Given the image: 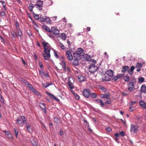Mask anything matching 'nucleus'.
<instances>
[{
	"instance_id": "48",
	"label": "nucleus",
	"mask_w": 146,
	"mask_h": 146,
	"mask_svg": "<svg viewBox=\"0 0 146 146\" xmlns=\"http://www.w3.org/2000/svg\"><path fill=\"white\" fill-rule=\"evenodd\" d=\"M118 78H121L123 76V74H119L117 75Z\"/></svg>"
},
{
	"instance_id": "14",
	"label": "nucleus",
	"mask_w": 146,
	"mask_h": 146,
	"mask_svg": "<svg viewBox=\"0 0 146 146\" xmlns=\"http://www.w3.org/2000/svg\"><path fill=\"white\" fill-rule=\"evenodd\" d=\"M30 140L33 146H37V140L36 139L32 137V140L31 139Z\"/></svg>"
},
{
	"instance_id": "54",
	"label": "nucleus",
	"mask_w": 146,
	"mask_h": 146,
	"mask_svg": "<svg viewBox=\"0 0 146 146\" xmlns=\"http://www.w3.org/2000/svg\"><path fill=\"white\" fill-rule=\"evenodd\" d=\"M119 134H120L121 136H123L124 135V133L123 131H122L120 132Z\"/></svg>"
},
{
	"instance_id": "33",
	"label": "nucleus",
	"mask_w": 146,
	"mask_h": 146,
	"mask_svg": "<svg viewBox=\"0 0 146 146\" xmlns=\"http://www.w3.org/2000/svg\"><path fill=\"white\" fill-rule=\"evenodd\" d=\"M47 24H50L52 23V21L49 17H46L45 21Z\"/></svg>"
},
{
	"instance_id": "31",
	"label": "nucleus",
	"mask_w": 146,
	"mask_h": 146,
	"mask_svg": "<svg viewBox=\"0 0 146 146\" xmlns=\"http://www.w3.org/2000/svg\"><path fill=\"white\" fill-rule=\"evenodd\" d=\"M72 94H73V95L74 96L76 99L78 100L80 99L79 96L76 93L74 92L73 91H72Z\"/></svg>"
},
{
	"instance_id": "12",
	"label": "nucleus",
	"mask_w": 146,
	"mask_h": 146,
	"mask_svg": "<svg viewBox=\"0 0 146 146\" xmlns=\"http://www.w3.org/2000/svg\"><path fill=\"white\" fill-rule=\"evenodd\" d=\"M113 72L111 70H108L106 72V74L111 77L113 76Z\"/></svg>"
},
{
	"instance_id": "7",
	"label": "nucleus",
	"mask_w": 146,
	"mask_h": 146,
	"mask_svg": "<svg viewBox=\"0 0 146 146\" xmlns=\"http://www.w3.org/2000/svg\"><path fill=\"white\" fill-rule=\"evenodd\" d=\"M128 90L130 91H131L134 89V86L132 82H130L128 85Z\"/></svg>"
},
{
	"instance_id": "21",
	"label": "nucleus",
	"mask_w": 146,
	"mask_h": 146,
	"mask_svg": "<svg viewBox=\"0 0 146 146\" xmlns=\"http://www.w3.org/2000/svg\"><path fill=\"white\" fill-rule=\"evenodd\" d=\"M39 106L41 109L43 110H44V112L46 113V108L44 104L43 103H40L39 104Z\"/></svg>"
},
{
	"instance_id": "39",
	"label": "nucleus",
	"mask_w": 146,
	"mask_h": 146,
	"mask_svg": "<svg viewBox=\"0 0 146 146\" xmlns=\"http://www.w3.org/2000/svg\"><path fill=\"white\" fill-rule=\"evenodd\" d=\"M142 66V64L140 63H137L136 65V67L138 68H141Z\"/></svg>"
},
{
	"instance_id": "37",
	"label": "nucleus",
	"mask_w": 146,
	"mask_h": 146,
	"mask_svg": "<svg viewBox=\"0 0 146 146\" xmlns=\"http://www.w3.org/2000/svg\"><path fill=\"white\" fill-rule=\"evenodd\" d=\"M14 131L15 133V135L17 138V136L18 135V130L16 128H14Z\"/></svg>"
},
{
	"instance_id": "27",
	"label": "nucleus",
	"mask_w": 146,
	"mask_h": 146,
	"mask_svg": "<svg viewBox=\"0 0 146 146\" xmlns=\"http://www.w3.org/2000/svg\"><path fill=\"white\" fill-rule=\"evenodd\" d=\"M34 5L32 3H30L29 4V10L31 12H33V8L34 7Z\"/></svg>"
},
{
	"instance_id": "43",
	"label": "nucleus",
	"mask_w": 146,
	"mask_h": 146,
	"mask_svg": "<svg viewBox=\"0 0 146 146\" xmlns=\"http://www.w3.org/2000/svg\"><path fill=\"white\" fill-rule=\"evenodd\" d=\"M129 94V93L127 91H126L122 93V94L124 96H126Z\"/></svg>"
},
{
	"instance_id": "40",
	"label": "nucleus",
	"mask_w": 146,
	"mask_h": 146,
	"mask_svg": "<svg viewBox=\"0 0 146 146\" xmlns=\"http://www.w3.org/2000/svg\"><path fill=\"white\" fill-rule=\"evenodd\" d=\"M59 45L61 47V48L62 50H64V49H65V47L60 42L59 43Z\"/></svg>"
},
{
	"instance_id": "6",
	"label": "nucleus",
	"mask_w": 146,
	"mask_h": 146,
	"mask_svg": "<svg viewBox=\"0 0 146 146\" xmlns=\"http://www.w3.org/2000/svg\"><path fill=\"white\" fill-rule=\"evenodd\" d=\"M83 94L84 96L86 98H88L90 95V91L87 89H84L83 91Z\"/></svg>"
},
{
	"instance_id": "61",
	"label": "nucleus",
	"mask_w": 146,
	"mask_h": 146,
	"mask_svg": "<svg viewBox=\"0 0 146 146\" xmlns=\"http://www.w3.org/2000/svg\"><path fill=\"white\" fill-rule=\"evenodd\" d=\"M121 120L122 121V122H123V124L124 125H125V124H126V122H125V120H123L122 119H121Z\"/></svg>"
},
{
	"instance_id": "22",
	"label": "nucleus",
	"mask_w": 146,
	"mask_h": 146,
	"mask_svg": "<svg viewBox=\"0 0 146 146\" xmlns=\"http://www.w3.org/2000/svg\"><path fill=\"white\" fill-rule=\"evenodd\" d=\"M48 95L52 97H53V98L54 100H56L58 102H60V100H59V99L58 98H57L56 97L54 96L53 95V94H51L49 93H48Z\"/></svg>"
},
{
	"instance_id": "25",
	"label": "nucleus",
	"mask_w": 146,
	"mask_h": 146,
	"mask_svg": "<svg viewBox=\"0 0 146 146\" xmlns=\"http://www.w3.org/2000/svg\"><path fill=\"white\" fill-rule=\"evenodd\" d=\"M42 27L46 31L48 32H50V30L46 25H43L42 26Z\"/></svg>"
},
{
	"instance_id": "44",
	"label": "nucleus",
	"mask_w": 146,
	"mask_h": 146,
	"mask_svg": "<svg viewBox=\"0 0 146 146\" xmlns=\"http://www.w3.org/2000/svg\"><path fill=\"white\" fill-rule=\"evenodd\" d=\"M18 34L19 36L20 37H21L22 35V33L21 31L20 30H19L18 31Z\"/></svg>"
},
{
	"instance_id": "10",
	"label": "nucleus",
	"mask_w": 146,
	"mask_h": 146,
	"mask_svg": "<svg viewBox=\"0 0 146 146\" xmlns=\"http://www.w3.org/2000/svg\"><path fill=\"white\" fill-rule=\"evenodd\" d=\"M83 60H84L90 61L91 60V57L88 54H85L83 56Z\"/></svg>"
},
{
	"instance_id": "4",
	"label": "nucleus",
	"mask_w": 146,
	"mask_h": 146,
	"mask_svg": "<svg viewBox=\"0 0 146 146\" xmlns=\"http://www.w3.org/2000/svg\"><path fill=\"white\" fill-rule=\"evenodd\" d=\"M138 129L137 126L131 124V125L130 131L132 133H136L138 131Z\"/></svg>"
},
{
	"instance_id": "34",
	"label": "nucleus",
	"mask_w": 146,
	"mask_h": 146,
	"mask_svg": "<svg viewBox=\"0 0 146 146\" xmlns=\"http://www.w3.org/2000/svg\"><path fill=\"white\" fill-rule=\"evenodd\" d=\"M105 103L109 104H110L111 103V101L110 99L109 98L106 99Z\"/></svg>"
},
{
	"instance_id": "28",
	"label": "nucleus",
	"mask_w": 146,
	"mask_h": 146,
	"mask_svg": "<svg viewBox=\"0 0 146 146\" xmlns=\"http://www.w3.org/2000/svg\"><path fill=\"white\" fill-rule=\"evenodd\" d=\"M39 71L40 76L42 77H43V76H44L45 73L44 72H43V70L42 69L39 70Z\"/></svg>"
},
{
	"instance_id": "47",
	"label": "nucleus",
	"mask_w": 146,
	"mask_h": 146,
	"mask_svg": "<svg viewBox=\"0 0 146 146\" xmlns=\"http://www.w3.org/2000/svg\"><path fill=\"white\" fill-rule=\"evenodd\" d=\"M118 79V78L117 77V76H116L113 77L112 79L113 80L115 81H116Z\"/></svg>"
},
{
	"instance_id": "13",
	"label": "nucleus",
	"mask_w": 146,
	"mask_h": 146,
	"mask_svg": "<svg viewBox=\"0 0 146 146\" xmlns=\"http://www.w3.org/2000/svg\"><path fill=\"white\" fill-rule=\"evenodd\" d=\"M111 77L109 76V75H107L106 74L102 78L103 80H105L106 81H108L110 80Z\"/></svg>"
},
{
	"instance_id": "18",
	"label": "nucleus",
	"mask_w": 146,
	"mask_h": 146,
	"mask_svg": "<svg viewBox=\"0 0 146 146\" xmlns=\"http://www.w3.org/2000/svg\"><path fill=\"white\" fill-rule=\"evenodd\" d=\"M85 79V77L83 76L80 75L78 76V80L80 82L84 81Z\"/></svg>"
},
{
	"instance_id": "11",
	"label": "nucleus",
	"mask_w": 146,
	"mask_h": 146,
	"mask_svg": "<svg viewBox=\"0 0 146 146\" xmlns=\"http://www.w3.org/2000/svg\"><path fill=\"white\" fill-rule=\"evenodd\" d=\"M43 5V1L40 0H38V1L36 2V3L35 5V6H36V7L38 8L39 7H42Z\"/></svg>"
},
{
	"instance_id": "60",
	"label": "nucleus",
	"mask_w": 146,
	"mask_h": 146,
	"mask_svg": "<svg viewBox=\"0 0 146 146\" xmlns=\"http://www.w3.org/2000/svg\"><path fill=\"white\" fill-rule=\"evenodd\" d=\"M44 76L46 78H48L49 77V74L48 73H47L44 74Z\"/></svg>"
},
{
	"instance_id": "3",
	"label": "nucleus",
	"mask_w": 146,
	"mask_h": 146,
	"mask_svg": "<svg viewBox=\"0 0 146 146\" xmlns=\"http://www.w3.org/2000/svg\"><path fill=\"white\" fill-rule=\"evenodd\" d=\"M135 69L134 66H132L131 67V68H129L128 66H122V72H123L127 71L128 73L131 75L133 74V71Z\"/></svg>"
},
{
	"instance_id": "45",
	"label": "nucleus",
	"mask_w": 146,
	"mask_h": 146,
	"mask_svg": "<svg viewBox=\"0 0 146 146\" xmlns=\"http://www.w3.org/2000/svg\"><path fill=\"white\" fill-rule=\"evenodd\" d=\"M42 85L45 88H46L48 87V83H46L45 84H42Z\"/></svg>"
},
{
	"instance_id": "55",
	"label": "nucleus",
	"mask_w": 146,
	"mask_h": 146,
	"mask_svg": "<svg viewBox=\"0 0 146 146\" xmlns=\"http://www.w3.org/2000/svg\"><path fill=\"white\" fill-rule=\"evenodd\" d=\"M34 93L37 95H39L40 94L36 90Z\"/></svg>"
},
{
	"instance_id": "23",
	"label": "nucleus",
	"mask_w": 146,
	"mask_h": 146,
	"mask_svg": "<svg viewBox=\"0 0 146 146\" xmlns=\"http://www.w3.org/2000/svg\"><path fill=\"white\" fill-rule=\"evenodd\" d=\"M80 55L78 54L75 52L74 53V57L75 59L76 60H79L80 59Z\"/></svg>"
},
{
	"instance_id": "35",
	"label": "nucleus",
	"mask_w": 146,
	"mask_h": 146,
	"mask_svg": "<svg viewBox=\"0 0 146 146\" xmlns=\"http://www.w3.org/2000/svg\"><path fill=\"white\" fill-rule=\"evenodd\" d=\"M60 64L63 68H65L66 66L65 62L64 61H62L60 63Z\"/></svg>"
},
{
	"instance_id": "29",
	"label": "nucleus",
	"mask_w": 146,
	"mask_h": 146,
	"mask_svg": "<svg viewBox=\"0 0 146 146\" xmlns=\"http://www.w3.org/2000/svg\"><path fill=\"white\" fill-rule=\"evenodd\" d=\"M76 60L75 59V60L73 61L72 64L75 65V66H78V65L79 63L78 62V60Z\"/></svg>"
},
{
	"instance_id": "59",
	"label": "nucleus",
	"mask_w": 146,
	"mask_h": 146,
	"mask_svg": "<svg viewBox=\"0 0 146 146\" xmlns=\"http://www.w3.org/2000/svg\"><path fill=\"white\" fill-rule=\"evenodd\" d=\"M106 129L108 132H110L111 131V129L110 127H108L106 128Z\"/></svg>"
},
{
	"instance_id": "2",
	"label": "nucleus",
	"mask_w": 146,
	"mask_h": 146,
	"mask_svg": "<svg viewBox=\"0 0 146 146\" xmlns=\"http://www.w3.org/2000/svg\"><path fill=\"white\" fill-rule=\"evenodd\" d=\"M91 62H92L89 66V70L91 72L94 73L98 69L97 67L95 64H96V62L94 60H91Z\"/></svg>"
},
{
	"instance_id": "62",
	"label": "nucleus",
	"mask_w": 146,
	"mask_h": 146,
	"mask_svg": "<svg viewBox=\"0 0 146 146\" xmlns=\"http://www.w3.org/2000/svg\"><path fill=\"white\" fill-rule=\"evenodd\" d=\"M57 17H56V16L51 17L52 19L54 20V21L56 20L57 19Z\"/></svg>"
},
{
	"instance_id": "49",
	"label": "nucleus",
	"mask_w": 146,
	"mask_h": 146,
	"mask_svg": "<svg viewBox=\"0 0 146 146\" xmlns=\"http://www.w3.org/2000/svg\"><path fill=\"white\" fill-rule=\"evenodd\" d=\"M0 101L2 103L4 104L5 101L4 98L3 97L1 98L0 99Z\"/></svg>"
},
{
	"instance_id": "1",
	"label": "nucleus",
	"mask_w": 146,
	"mask_h": 146,
	"mask_svg": "<svg viewBox=\"0 0 146 146\" xmlns=\"http://www.w3.org/2000/svg\"><path fill=\"white\" fill-rule=\"evenodd\" d=\"M42 43L44 46V52L46 55V56L44 53H42V54L45 60H48L50 57V52L51 46L50 45L45 41H43Z\"/></svg>"
},
{
	"instance_id": "17",
	"label": "nucleus",
	"mask_w": 146,
	"mask_h": 146,
	"mask_svg": "<svg viewBox=\"0 0 146 146\" xmlns=\"http://www.w3.org/2000/svg\"><path fill=\"white\" fill-rule=\"evenodd\" d=\"M139 105L143 108H146V103L143 101L142 100L140 101L139 102Z\"/></svg>"
},
{
	"instance_id": "20",
	"label": "nucleus",
	"mask_w": 146,
	"mask_h": 146,
	"mask_svg": "<svg viewBox=\"0 0 146 146\" xmlns=\"http://www.w3.org/2000/svg\"><path fill=\"white\" fill-rule=\"evenodd\" d=\"M27 129L29 133H31L33 132V130L31 126L29 125H26Z\"/></svg>"
},
{
	"instance_id": "41",
	"label": "nucleus",
	"mask_w": 146,
	"mask_h": 146,
	"mask_svg": "<svg viewBox=\"0 0 146 146\" xmlns=\"http://www.w3.org/2000/svg\"><path fill=\"white\" fill-rule=\"evenodd\" d=\"M64 69L65 71L68 72H70V68L69 67H66V66L65 68H64Z\"/></svg>"
},
{
	"instance_id": "58",
	"label": "nucleus",
	"mask_w": 146,
	"mask_h": 146,
	"mask_svg": "<svg viewBox=\"0 0 146 146\" xmlns=\"http://www.w3.org/2000/svg\"><path fill=\"white\" fill-rule=\"evenodd\" d=\"M54 55L55 56L56 58H58L59 57L57 54L56 52H55L54 51Z\"/></svg>"
},
{
	"instance_id": "51",
	"label": "nucleus",
	"mask_w": 146,
	"mask_h": 146,
	"mask_svg": "<svg viewBox=\"0 0 146 146\" xmlns=\"http://www.w3.org/2000/svg\"><path fill=\"white\" fill-rule=\"evenodd\" d=\"M129 111H133L134 109V108L133 106H131L129 108Z\"/></svg>"
},
{
	"instance_id": "30",
	"label": "nucleus",
	"mask_w": 146,
	"mask_h": 146,
	"mask_svg": "<svg viewBox=\"0 0 146 146\" xmlns=\"http://www.w3.org/2000/svg\"><path fill=\"white\" fill-rule=\"evenodd\" d=\"M138 82L139 83H142L144 82V78L142 77H140L138 78Z\"/></svg>"
},
{
	"instance_id": "36",
	"label": "nucleus",
	"mask_w": 146,
	"mask_h": 146,
	"mask_svg": "<svg viewBox=\"0 0 146 146\" xmlns=\"http://www.w3.org/2000/svg\"><path fill=\"white\" fill-rule=\"evenodd\" d=\"M123 79L125 81L128 82L129 80V77L127 76H125L124 77Z\"/></svg>"
},
{
	"instance_id": "46",
	"label": "nucleus",
	"mask_w": 146,
	"mask_h": 146,
	"mask_svg": "<svg viewBox=\"0 0 146 146\" xmlns=\"http://www.w3.org/2000/svg\"><path fill=\"white\" fill-rule=\"evenodd\" d=\"M39 64L40 67L42 69L43 68V65H42L41 62H39Z\"/></svg>"
},
{
	"instance_id": "15",
	"label": "nucleus",
	"mask_w": 146,
	"mask_h": 146,
	"mask_svg": "<svg viewBox=\"0 0 146 146\" xmlns=\"http://www.w3.org/2000/svg\"><path fill=\"white\" fill-rule=\"evenodd\" d=\"M95 101L98 104L100 103V105L101 107H104V103L100 99H97L95 100Z\"/></svg>"
},
{
	"instance_id": "38",
	"label": "nucleus",
	"mask_w": 146,
	"mask_h": 146,
	"mask_svg": "<svg viewBox=\"0 0 146 146\" xmlns=\"http://www.w3.org/2000/svg\"><path fill=\"white\" fill-rule=\"evenodd\" d=\"M54 122L56 123H59L60 121L59 119L57 117L54 118Z\"/></svg>"
},
{
	"instance_id": "32",
	"label": "nucleus",
	"mask_w": 146,
	"mask_h": 146,
	"mask_svg": "<svg viewBox=\"0 0 146 146\" xmlns=\"http://www.w3.org/2000/svg\"><path fill=\"white\" fill-rule=\"evenodd\" d=\"M66 35L65 33H62L60 37L62 39L64 40L66 39Z\"/></svg>"
},
{
	"instance_id": "63",
	"label": "nucleus",
	"mask_w": 146,
	"mask_h": 146,
	"mask_svg": "<svg viewBox=\"0 0 146 146\" xmlns=\"http://www.w3.org/2000/svg\"><path fill=\"white\" fill-rule=\"evenodd\" d=\"M28 36H32V35L30 32H28L27 33Z\"/></svg>"
},
{
	"instance_id": "42",
	"label": "nucleus",
	"mask_w": 146,
	"mask_h": 146,
	"mask_svg": "<svg viewBox=\"0 0 146 146\" xmlns=\"http://www.w3.org/2000/svg\"><path fill=\"white\" fill-rule=\"evenodd\" d=\"M91 96L92 98H95L97 97V95L96 94L94 93H91Z\"/></svg>"
},
{
	"instance_id": "16",
	"label": "nucleus",
	"mask_w": 146,
	"mask_h": 146,
	"mask_svg": "<svg viewBox=\"0 0 146 146\" xmlns=\"http://www.w3.org/2000/svg\"><path fill=\"white\" fill-rule=\"evenodd\" d=\"M84 50L81 48H79L78 49L76 52V53L78 54L79 55H81L82 53L83 52Z\"/></svg>"
},
{
	"instance_id": "9",
	"label": "nucleus",
	"mask_w": 146,
	"mask_h": 146,
	"mask_svg": "<svg viewBox=\"0 0 146 146\" xmlns=\"http://www.w3.org/2000/svg\"><path fill=\"white\" fill-rule=\"evenodd\" d=\"M26 84L28 86V87L33 92H34L36 90L33 86L31 84H30L29 82H25Z\"/></svg>"
},
{
	"instance_id": "19",
	"label": "nucleus",
	"mask_w": 146,
	"mask_h": 146,
	"mask_svg": "<svg viewBox=\"0 0 146 146\" xmlns=\"http://www.w3.org/2000/svg\"><path fill=\"white\" fill-rule=\"evenodd\" d=\"M110 96L109 93L106 94H101L100 95V97L102 98H106L107 99L108 98V97Z\"/></svg>"
},
{
	"instance_id": "5",
	"label": "nucleus",
	"mask_w": 146,
	"mask_h": 146,
	"mask_svg": "<svg viewBox=\"0 0 146 146\" xmlns=\"http://www.w3.org/2000/svg\"><path fill=\"white\" fill-rule=\"evenodd\" d=\"M50 33H52L53 34L56 35L59 34V31L56 27H54L51 28Z\"/></svg>"
},
{
	"instance_id": "57",
	"label": "nucleus",
	"mask_w": 146,
	"mask_h": 146,
	"mask_svg": "<svg viewBox=\"0 0 146 146\" xmlns=\"http://www.w3.org/2000/svg\"><path fill=\"white\" fill-rule=\"evenodd\" d=\"M16 26L17 28L18 29L19 28V24L17 22H16L15 23Z\"/></svg>"
},
{
	"instance_id": "8",
	"label": "nucleus",
	"mask_w": 146,
	"mask_h": 146,
	"mask_svg": "<svg viewBox=\"0 0 146 146\" xmlns=\"http://www.w3.org/2000/svg\"><path fill=\"white\" fill-rule=\"evenodd\" d=\"M66 56L69 60H72L73 57L72 54L69 51H68L66 52Z\"/></svg>"
},
{
	"instance_id": "50",
	"label": "nucleus",
	"mask_w": 146,
	"mask_h": 146,
	"mask_svg": "<svg viewBox=\"0 0 146 146\" xmlns=\"http://www.w3.org/2000/svg\"><path fill=\"white\" fill-rule=\"evenodd\" d=\"M1 17H4L5 15V13L3 11H1Z\"/></svg>"
},
{
	"instance_id": "64",
	"label": "nucleus",
	"mask_w": 146,
	"mask_h": 146,
	"mask_svg": "<svg viewBox=\"0 0 146 146\" xmlns=\"http://www.w3.org/2000/svg\"><path fill=\"white\" fill-rule=\"evenodd\" d=\"M115 135L116 137H119V134L118 133H116L115 134Z\"/></svg>"
},
{
	"instance_id": "24",
	"label": "nucleus",
	"mask_w": 146,
	"mask_h": 146,
	"mask_svg": "<svg viewBox=\"0 0 146 146\" xmlns=\"http://www.w3.org/2000/svg\"><path fill=\"white\" fill-rule=\"evenodd\" d=\"M141 91L142 92H146V86L145 85H143L141 88Z\"/></svg>"
},
{
	"instance_id": "26",
	"label": "nucleus",
	"mask_w": 146,
	"mask_h": 146,
	"mask_svg": "<svg viewBox=\"0 0 146 146\" xmlns=\"http://www.w3.org/2000/svg\"><path fill=\"white\" fill-rule=\"evenodd\" d=\"M46 17L45 16L41 15L40 16V19L42 22H44L46 20Z\"/></svg>"
},
{
	"instance_id": "53",
	"label": "nucleus",
	"mask_w": 146,
	"mask_h": 146,
	"mask_svg": "<svg viewBox=\"0 0 146 146\" xmlns=\"http://www.w3.org/2000/svg\"><path fill=\"white\" fill-rule=\"evenodd\" d=\"M34 17L35 19L36 20H38L39 19V16L38 15H35Z\"/></svg>"
},
{
	"instance_id": "56",
	"label": "nucleus",
	"mask_w": 146,
	"mask_h": 146,
	"mask_svg": "<svg viewBox=\"0 0 146 146\" xmlns=\"http://www.w3.org/2000/svg\"><path fill=\"white\" fill-rule=\"evenodd\" d=\"M4 132L5 133V134L7 135H10V133L9 131H4Z\"/></svg>"
},
{
	"instance_id": "52",
	"label": "nucleus",
	"mask_w": 146,
	"mask_h": 146,
	"mask_svg": "<svg viewBox=\"0 0 146 146\" xmlns=\"http://www.w3.org/2000/svg\"><path fill=\"white\" fill-rule=\"evenodd\" d=\"M17 121L18 123L20 124L21 123V119L20 118H19L17 119Z\"/></svg>"
}]
</instances>
